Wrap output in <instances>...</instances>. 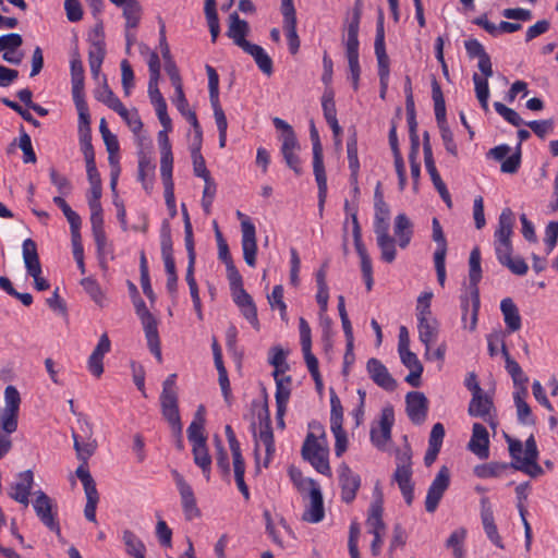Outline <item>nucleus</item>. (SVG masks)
<instances>
[{
  "label": "nucleus",
  "mask_w": 558,
  "mask_h": 558,
  "mask_svg": "<svg viewBox=\"0 0 558 558\" xmlns=\"http://www.w3.org/2000/svg\"><path fill=\"white\" fill-rule=\"evenodd\" d=\"M248 33V23L241 20L236 12L231 13L228 19V31L226 35L232 39L233 44L244 50L252 44L245 39Z\"/></svg>",
  "instance_id": "nucleus-18"
},
{
  "label": "nucleus",
  "mask_w": 558,
  "mask_h": 558,
  "mask_svg": "<svg viewBox=\"0 0 558 558\" xmlns=\"http://www.w3.org/2000/svg\"><path fill=\"white\" fill-rule=\"evenodd\" d=\"M508 468L507 463H498L493 462L489 464H484L475 468V474L478 477H493L498 476L502 471Z\"/></svg>",
  "instance_id": "nucleus-62"
},
{
  "label": "nucleus",
  "mask_w": 558,
  "mask_h": 558,
  "mask_svg": "<svg viewBox=\"0 0 558 558\" xmlns=\"http://www.w3.org/2000/svg\"><path fill=\"white\" fill-rule=\"evenodd\" d=\"M171 474L181 497V504L185 519L191 521L198 518L201 515V511L197 508L196 498L191 485L177 470H172Z\"/></svg>",
  "instance_id": "nucleus-12"
},
{
  "label": "nucleus",
  "mask_w": 558,
  "mask_h": 558,
  "mask_svg": "<svg viewBox=\"0 0 558 558\" xmlns=\"http://www.w3.org/2000/svg\"><path fill=\"white\" fill-rule=\"evenodd\" d=\"M450 485V470L442 465L434 481L428 487L426 499H425V509L427 512L433 513L436 511L445 492L448 489Z\"/></svg>",
  "instance_id": "nucleus-10"
},
{
  "label": "nucleus",
  "mask_w": 558,
  "mask_h": 558,
  "mask_svg": "<svg viewBox=\"0 0 558 558\" xmlns=\"http://www.w3.org/2000/svg\"><path fill=\"white\" fill-rule=\"evenodd\" d=\"M23 44V38L17 33H9L0 36V51H14Z\"/></svg>",
  "instance_id": "nucleus-64"
},
{
  "label": "nucleus",
  "mask_w": 558,
  "mask_h": 558,
  "mask_svg": "<svg viewBox=\"0 0 558 558\" xmlns=\"http://www.w3.org/2000/svg\"><path fill=\"white\" fill-rule=\"evenodd\" d=\"M111 342L107 336L104 333L100 336L99 341L88 357V369L89 372L96 376L100 377L104 373V356L106 353L110 351Z\"/></svg>",
  "instance_id": "nucleus-24"
},
{
  "label": "nucleus",
  "mask_w": 558,
  "mask_h": 558,
  "mask_svg": "<svg viewBox=\"0 0 558 558\" xmlns=\"http://www.w3.org/2000/svg\"><path fill=\"white\" fill-rule=\"evenodd\" d=\"M471 452L480 459H487L489 456V435L484 425L474 423L472 426V436L468 444Z\"/></svg>",
  "instance_id": "nucleus-20"
},
{
  "label": "nucleus",
  "mask_w": 558,
  "mask_h": 558,
  "mask_svg": "<svg viewBox=\"0 0 558 558\" xmlns=\"http://www.w3.org/2000/svg\"><path fill=\"white\" fill-rule=\"evenodd\" d=\"M375 54L377 58V64H378V76L379 77H389V57L386 52V45H385V29H384V14L381 11H379V16L377 20V26H376V37H375Z\"/></svg>",
  "instance_id": "nucleus-16"
},
{
  "label": "nucleus",
  "mask_w": 558,
  "mask_h": 558,
  "mask_svg": "<svg viewBox=\"0 0 558 558\" xmlns=\"http://www.w3.org/2000/svg\"><path fill=\"white\" fill-rule=\"evenodd\" d=\"M73 445L76 451L77 459L81 460L84 464H87V460L93 456L97 448V444L95 440L82 444L78 441V437L75 433L72 434Z\"/></svg>",
  "instance_id": "nucleus-47"
},
{
  "label": "nucleus",
  "mask_w": 558,
  "mask_h": 558,
  "mask_svg": "<svg viewBox=\"0 0 558 558\" xmlns=\"http://www.w3.org/2000/svg\"><path fill=\"white\" fill-rule=\"evenodd\" d=\"M122 539L128 555L133 558H145L146 547L132 531H124Z\"/></svg>",
  "instance_id": "nucleus-39"
},
{
  "label": "nucleus",
  "mask_w": 558,
  "mask_h": 558,
  "mask_svg": "<svg viewBox=\"0 0 558 558\" xmlns=\"http://www.w3.org/2000/svg\"><path fill=\"white\" fill-rule=\"evenodd\" d=\"M121 83L125 96H129L134 87V72L128 60L121 61Z\"/></svg>",
  "instance_id": "nucleus-58"
},
{
  "label": "nucleus",
  "mask_w": 558,
  "mask_h": 558,
  "mask_svg": "<svg viewBox=\"0 0 558 558\" xmlns=\"http://www.w3.org/2000/svg\"><path fill=\"white\" fill-rule=\"evenodd\" d=\"M155 169L156 165L153 157L148 153L141 150L138 153L137 180L147 193H151L154 189Z\"/></svg>",
  "instance_id": "nucleus-22"
},
{
  "label": "nucleus",
  "mask_w": 558,
  "mask_h": 558,
  "mask_svg": "<svg viewBox=\"0 0 558 558\" xmlns=\"http://www.w3.org/2000/svg\"><path fill=\"white\" fill-rule=\"evenodd\" d=\"M432 229H433V233H432L433 241L437 244V248L434 253V256H438V255L446 256L447 250H448V244H447V240H446L442 227L437 218H433Z\"/></svg>",
  "instance_id": "nucleus-43"
},
{
  "label": "nucleus",
  "mask_w": 558,
  "mask_h": 558,
  "mask_svg": "<svg viewBox=\"0 0 558 558\" xmlns=\"http://www.w3.org/2000/svg\"><path fill=\"white\" fill-rule=\"evenodd\" d=\"M194 463L202 469L203 475L209 480L211 471V457L206 444L195 445L192 448Z\"/></svg>",
  "instance_id": "nucleus-38"
},
{
  "label": "nucleus",
  "mask_w": 558,
  "mask_h": 558,
  "mask_svg": "<svg viewBox=\"0 0 558 558\" xmlns=\"http://www.w3.org/2000/svg\"><path fill=\"white\" fill-rule=\"evenodd\" d=\"M395 422L393 409L385 408L381 411L379 428H372L371 439L377 447H384L391 437V427Z\"/></svg>",
  "instance_id": "nucleus-21"
},
{
  "label": "nucleus",
  "mask_w": 558,
  "mask_h": 558,
  "mask_svg": "<svg viewBox=\"0 0 558 558\" xmlns=\"http://www.w3.org/2000/svg\"><path fill=\"white\" fill-rule=\"evenodd\" d=\"M418 320V338L422 343L425 345V355L429 356L430 345L436 341L438 336V323L436 318L429 317L424 318L421 317Z\"/></svg>",
  "instance_id": "nucleus-27"
},
{
  "label": "nucleus",
  "mask_w": 558,
  "mask_h": 558,
  "mask_svg": "<svg viewBox=\"0 0 558 558\" xmlns=\"http://www.w3.org/2000/svg\"><path fill=\"white\" fill-rule=\"evenodd\" d=\"M466 535L464 529L456 530L446 542L448 548L453 549L454 558H464L463 542Z\"/></svg>",
  "instance_id": "nucleus-46"
},
{
  "label": "nucleus",
  "mask_w": 558,
  "mask_h": 558,
  "mask_svg": "<svg viewBox=\"0 0 558 558\" xmlns=\"http://www.w3.org/2000/svg\"><path fill=\"white\" fill-rule=\"evenodd\" d=\"M377 245L381 253V259L386 263H392L396 259L397 251L395 245V239L388 236L385 239H377Z\"/></svg>",
  "instance_id": "nucleus-53"
},
{
  "label": "nucleus",
  "mask_w": 558,
  "mask_h": 558,
  "mask_svg": "<svg viewBox=\"0 0 558 558\" xmlns=\"http://www.w3.org/2000/svg\"><path fill=\"white\" fill-rule=\"evenodd\" d=\"M432 97L434 100L435 118L439 126L448 125L446 119V104L441 87L437 80H432Z\"/></svg>",
  "instance_id": "nucleus-35"
},
{
  "label": "nucleus",
  "mask_w": 558,
  "mask_h": 558,
  "mask_svg": "<svg viewBox=\"0 0 558 558\" xmlns=\"http://www.w3.org/2000/svg\"><path fill=\"white\" fill-rule=\"evenodd\" d=\"M395 235L398 238V244L401 248H405L412 238V223L405 214H399L395 218L393 227Z\"/></svg>",
  "instance_id": "nucleus-33"
},
{
  "label": "nucleus",
  "mask_w": 558,
  "mask_h": 558,
  "mask_svg": "<svg viewBox=\"0 0 558 558\" xmlns=\"http://www.w3.org/2000/svg\"><path fill=\"white\" fill-rule=\"evenodd\" d=\"M322 107L326 121L337 118L336 104L333 100V90L326 88L322 98Z\"/></svg>",
  "instance_id": "nucleus-60"
},
{
  "label": "nucleus",
  "mask_w": 558,
  "mask_h": 558,
  "mask_svg": "<svg viewBox=\"0 0 558 558\" xmlns=\"http://www.w3.org/2000/svg\"><path fill=\"white\" fill-rule=\"evenodd\" d=\"M4 400L5 407L0 411V459L12 448V441L8 435L17 429L21 397L14 386H7Z\"/></svg>",
  "instance_id": "nucleus-1"
},
{
  "label": "nucleus",
  "mask_w": 558,
  "mask_h": 558,
  "mask_svg": "<svg viewBox=\"0 0 558 558\" xmlns=\"http://www.w3.org/2000/svg\"><path fill=\"white\" fill-rule=\"evenodd\" d=\"M244 51L254 58L257 66L264 74L268 76L272 74V60L265 52L263 47L256 44H251L248 47L244 49Z\"/></svg>",
  "instance_id": "nucleus-37"
},
{
  "label": "nucleus",
  "mask_w": 558,
  "mask_h": 558,
  "mask_svg": "<svg viewBox=\"0 0 558 558\" xmlns=\"http://www.w3.org/2000/svg\"><path fill=\"white\" fill-rule=\"evenodd\" d=\"M352 219V235L354 241V246L356 250V253L359 254L360 258L364 256H368L367 250L362 241V230L361 226L357 220V213L352 211L351 215Z\"/></svg>",
  "instance_id": "nucleus-51"
},
{
  "label": "nucleus",
  "mask_w": 558,
  "mask_h": 558,
  "mask_svg": "<svg viewBox=\"0 0 558 558\" xmlns=\"http://www.w3.org/2000/svg\"><path fill=\"white\" fill-rule=\"evenodd\" d=\"M22 257L27 274L41 271V264L37 251V244L32 239H26L22 244Z\"/></svg>",
  "instance_id": "nucleus-30"
},
{
  "label": "nucleus",
  "mask_w": 558,
  "mask_h": 558,
  "mask_svg": "<svg viewBox=\"0 0 558 558\" xmlns=\"http://www.w3.org/2000/svg\"><path fill=\"white\" fill-rule=\"evenodd\" d=\"M481 505V519L484 531L487 537L499 548H504L501 537L498 533L497 526L494 520V512L490 500L488 497L483 496L480 500Z\"/></svg>",
  "instance_id": "nucleus-19"
},
{
  "label": "nucleus",
  "mask_w": 558,
  "mask_h": 558,
  "mask_svg": "<svg viewBox=\"0 0 558 558\" xmlns=\"http://www.w3.org/2000/svg\"><path fill=\"white\" fill-rule=\"evenodd\" d=\"M268 302L272 310L279 308L280 316L282 319H284L287 305L283 302V287L281 284H277L274 287L271 293L268 295Z\"/></svg>",
  "instance_id": "nucleus-55"
},
{
  "label": "nucleus",
  "mask_w": 558,
  "mask_h": 558,
  "mask_svg": "<svg viewBox=\"0 0 558 558\" xmlns=\"http://www.w3.org/2000/svg\"><path fill=\"white\" fill-rule=\"evenodd\" d=\"M366 371L371 379L386 391L397 389V380L391 376L388 368L376 357H371L366 363Z\"/></svg>",
  "instance_id": "nucleus-17"
},
{
  "label": "nucleus",
  "mask_w": 558,
  "mask_h": 558,
  "mask_svg": "<svg viewBox=\"0 0 558 558\" xmlns=\"http://www.w3.org/2000/svg\"><path fill=\"white\" fill-rule=\"evenodd\" d=\"M300 150V144L298 138L283 141L281 145V154L287 166L296 174H302L301 161L298 155Z\"/></svg>",
  "instance_id": "nucleus-29"
},
{
  "label": "nucleus",
  "mask_w": 558,
  "mask_h": 558,
  "mask_svg": "<svg viewBox=\"0 0 558 558\" xmlns=\"http://www.w3.org/2000/svg\"><path fill=\"white\" fill-rule=\"evenodd\" d=\"M51 183L57 187L61 195L70 194L72 184L68 178L60 174L54 168L49 169Z\"/></svg>",
  "instance_id": "nucleus-61"
},
{
  "label": "nucleus",
  "mask_w": 558,
  "mask_h": 558,
  "mask_svg": "<svg viewBox=\"0 0 558 558\" xmlns=\"http://www.w3.org/2000/svg\"><path fill=\"white\" fill-rule=\"evenodd\" d=\"M396 464L393 480L397 482L407 505L411 506L414 499V484L412 482V450L409 445L397 450Z\"/></svg>",
  "instance_id": "nucleus-2"
},
{
  "label": "nucleus",
  "mask_w": 558,
  "mask_h": 558,
  "mask_svg": "<svg viewBox=\"0 0 558 558\" xmlns=\"http://www.w3.org/2000/svg\"><path fill=\"white\" fill-rule=\"evenodd\" d=\"M383 498L381 495L371 505L368 518L366 524L368 532L372 534L381 533L386 529V524L383 521Z\"/></svg>",
  "instance_id": "nucleus-34"
},
{
  "label": "nucleus",
  "mask_w": 558,
  "mask_h": 558,
  "mask_svg": "<svg viewBox=\"0 0 558 558\" xmlns=\"http://www.w3.org/2000/svg\"><path fill=\"white\" fill-rule=\"evenodd\" d=\"M102 78V85L95 90L96 99L104 102L110 109L116 111L119 116H125L126 108L108 86L106 76H104Z\"/></svg>",
  "instance_id": "nucleus-28"
},
{
  "label": "nucleus",
  "mask_w": 558,
  "mask_h": 558,
  "mask_svg": "<svg viewBox=\"0 0 558 558\" xmlns=\"http://www.w3.org/2000/svg\"><path fill=\"white\" fill-rule=\"evenodd\" d=\"M469 277H470V293L472 301V316H471V330L476 329L477 317L480 311V291L477 288L478 282L482 278V268H481V252L478 247H474L470 253L469 258Z\"/></svg>",
  "instance_id": "nucleus-7"
},
{
  "label": "nucleus",
  "mask_w": 558,
  "mask_h": 558,
  "mask_svg": "<svg viewBox=\"0 0 558 558\" xmlns=\"http://www.w3.org/2000/svg\"><path fill=\"white\" fill-rule=\"evenodd\" d=\"M500 310L509 331L514 332L521 328V317L519 310L510 298H506L500 303Z\"/></svg>",
  "instance_id": "nucleus-32"
},
{
  "label": "nucleus",
  "mask_w": 558,
  "mask_h": 558,
  "mask_svg": "<svg viewBox=\"0 0 558 558\" xmlns=\"http://www.w3.org/2000/svg\"><path fill=\"white\" fill-rule=\"evenodd\" d=\"M475 94L484 111H488L489 87L486 78L481 77L477 73L473 74Z\"/></svg>",
  "instance_id": "nucleus-45"
},
{
  "label": "nucleus",
  "mask_w": 558,
  "mask_h": 558,
  "mask_svg": "<svg viewBox=\"0 0 558 558\" xmlns=\"http://www.w3.org/2000/svg\"><path fill=\"white\" fill-rule=\"evenodd\" d=\"M214 442L216 447V461L218 468L225 473H230V464H229V457L227 453V450L225 449L222 441L218 435H215Z\"/></svg>",
  "instance_id": "nucleus-57"
},
{
  "label": "nucleus",
  "mask_w": 558,
  "mask_h": 558,
  "mask_svg": "<svg viewBox=\"0 0 558 558\" xmlns=\"http://www.w3.org/2000/svg\"><path fill=\"white\" fill-rule=\"evenodd\" d=\"M514 402L517 407L519 422L524 425H534L535 420L532 415L531 408L525 402V400H523V398H520V395H514Z\"/></svg>",
  "instance_id": "nucleus-49"
},
{
  "label": "nucleus",
  "mask_w": 558,
  "mask_h": 558,
  "mask_svg": "<svg viewBox=\"0 0 558 558\" xmlns=\"http://www.w3.org/2000/svg\"><path fill=\"white\" fill-rule=\"evenodd\" d=\"M73 101L78 112V129L90 128V116L85 95L73 98Z\"/></svg>",
  "instance_id": "nucleus-59"
},
{
  "label": "nucleus",
  "mask_w": 558,
  "mask_h": 558,
  "mask_svg": "<svg viewBox=\"0 0 558 558\" xmlns=\"http://www.w3.org/2000/svg\"><path fill=\"white\" fill-rule=\"evenodd\" d=\"M34 496L33 508L37 518L49 531L60 537L61 527L58 520L57 502L43 490L35 492Z\"/></svg>",
  "instance_id": "nucleus-5"
},
{
  "label": "nucleus",
  "mask_w": 558,
  "mask_h": 558,
  "mask_svg": "<svg viewBox=\"0 0 558 558\" xmlns=\"http://www.w3.org/2000/svg\"><path fill=\"white\" fill-rule=\"evenodd\" d=\"M71 83H72V96L73 98H78V96H84V68L80 57V53L76 51L72 56L71 60Z\"/></svg>",
  "instance_id": "nucleus-31"
},
{
  "label": "nucleus",
  "mask_w": 558,
  "mask_h": 558,
  "mask_svg": "<svg viewBox=\"0 0 558 558\" xmlns=\"http://www.w3.org/2000/svg\"><path fill=\"white\" fill-rule=\"evenodd\" d=\"M302 457L307 460L317 472L330 475L328 451L318 442L313 433H308L302 446Z\"/></svg>",
  "instance_id": "nucleus-8"
},
{
  "label": "nucleus",
  "mask_w": 558,
  "mask_h": 558,
  "mask_svg": "<svg viewBox=\"0 0 558 558\" xmlns=\"http://www.w3.org/2000/svg\"><path fill=\"white\" fill-rule=\"evenodd\" d=\"M330 428L331 429H340L342 428L343 422V408L340 399L336 395L333 390L330 392Z\"/></svg>",
  "instance_id": "nucleus-44"
},
{
  "label": "nucleus",
  "mask_w": 558,
  "mask_h": 558,
  "mask_svg": "<svg viewBox=\"0 0 558 558\" xmlns=\"http://www.w3.org/2000/svg\"><path fill=\"white\" fill-rule=\"evenodd\" d=\"M501 353L505 357L506 369L511 375L515 385H525L529 378L523 373L521 366L510 356L506 344H501Z\"/></svg>",
  "instance_id": "nucleus-40"
},
{
  "label": "nucleus",
  "mask_w": 558,
  "mask_h": 558,
  "mask_svg": "<svg viewBox=\"0 0 558 558\" xmlns=\"http://www.w3.org/2000/svg\"><path fill=\"white\" fill-rule=\"evenodd\" d=\"M208 75L209 100L214 111L222 110L219 102V76L211 65H206Z\"/></svg>",
  "instance_id": "nucleus-42"
},
{
  "label": "nucleus",
  "mask_w": 558,
  "mask_h": 558,
  "mask_svg": "<svg viewBox=\"0 0 558 558\" xmlns=\"http://www.w3.org/2000/svg\"><path fill=\"white\" fill-rule=\"evenodd\" d=\"M236 216L240 219H242V221H241V229H242L243 258H244L245 263L250 267H255V265H256V254H257V243H256L255 226L240 210L236 211Z\"/></svg>",
  "instance_id": "nucleus-11"
},
{
  "label": "nucleus",
  "mask_w": 558,
  "mask_h": 558,
  "mask_svg": "<svg viewBox=\"0 0 558 558\" xmlns=\"http://www.w3.org/2000/svg\"><path fill=\"white\" fill-rule=\"evenodd\" d=\"M352 219V235L354 241V246L356 250V253L359 254L360 258L364 256H368L367 250L362 241V230L361 226L357 220V213L352 211L351 215Z\"/></svg>",
  "instance_id": "nucleus-50"
},
{
  "label": "nucleus",
  "mask_w": 558,
  "mask_h": 558,
  "mask_svg": "<svg viewBox=\"0 0 558 558\" xmlns=\"http://www.w3.org/2000/svg\"><path fill=\"white\" fill-rule=\"evenodd\" d=\"M310 137L313 145V170L318 186V207L322 211L327 196V177L324 166L323 146L313 121L311 122Z\"/></svg>",
  "instance_id": "nucleus-4"
},
{
  "label": "nucleus",
  "mask_w": 558,
  "mask_h": 558,
  "mask_svg": "<svg viewBox=\"0 0 558 558\" xmlns=\"http://www.w3.org/2000/svg\"><path fill=\"white\" fill-rule=\"evenodd\" d=\"M405 410L413 424H422L427 416L428 400L421 391H410L405 396Z\"/></svg>",
  "instance_id": "nucleus-14"
},
{
  "label": "nucleus",
  "mask_w": 558,
  "mask_h": 558,
  "mask_svg": "<svg viewBox=\"0 0 558 558\" xmlns=\"http://www.w3.org/2000/svg\"><path fill=\"white\" fill-rule=\"evenodd\" d=\"M339 484L341 487V499L345 504H351L361 486V477L353 472L349 465L342 463L339 466Z\"/></svg>",
  "instance_id": "nucleus-15"
},
{
  "label": "nucleus",
  "mask_w": 558,
  "mask_h": 558,
  "mask_svg": "<svg viewBox=\"0 0 558 558\" xmlns=\"http://www.w3.org/2000/svg\"><path fill=\"white\" fill-rule=\"evenodd\" d=\"M468 413L472 417L482 418L493 430H496L498 426L496 408L493 398L487 393L482 392L473 396L469 403Z\"/></svg>",
  "instance_id": "nucleus-9"
},
{
  "label": "nucleus",
  "mask_w": 558,
  "mask_h": 558,
  "mask_svg": "<svg viewBox=\"0 0 558 558\" xmlns=\"http://www.w3.org/2000/svg\"><path fill=\"white\" fill-rule=\"evenodd\" d=\"M538 449L533 435L525 441L524 458L520 463H511L510 465L531 477H537L544 473L542 466L537 463Z\"/></svg>",
  "instance_id": "nucleus-13"
},
{
  "label": "nucleus",
  "mask_w": 558,
  "mask_h": 558,
  "mask_svg": "<svg viewBox=\"0 0 558 558\" xmlns=\"http://www.w3.org/2000/svg\"><path fill=\"white\" fill-rule=\"evenodd\" d=\"M259 418L264 421L260 422L259 439L266 447L267 457H270L275 452V441L267 404L264 407L263 416L259 414Z\"/></svg>",
  "instance_id": "nucleus-36"
},
{
  "label": "nucleus",
  "mask_w": 558,
  "mask_h": 558,
  "mask_svg": "<svg viewBox=\"0 0 558 558\" xmlns=\"http://www.w3.org/2000/svg\"><path fill=\"white\" fill-rule=\"evenodd\" d=\"M347 154H348V161H349V168L351 171V179H354L359 177V170H360V161L357 157V135L355 130L352 131L350 134L348 142H347Z\"/></svg>",
  "instance_id": "nucleus-41"
},
{
  "label": "nucleus",
  "mask_w": 558,
  "mask_h": 558,
  "mask_svg": "<svg viewBox=\"0 0 558 558\" xmlns=\"http://www.w3.org/2000/svg\"><path fill=\"white\" fill-rule=\"evenodd\" d=\"M525 125H527L539 138H545V136L554 130V120H534L525 122Z\"/></svg>",
  "instance_id": "nucleus-63"
},
{
  "label": "nucleus",
  "mask_w": 558,
  "mask_h": 558,
  "mask_svg": "<svg viewBox=\"0 0 558 558\" xmlns=\"http://www.w3.org/2000/svg\"><path fill=\"white\" fill-rule=\"evenodd\" d=\"M514 215L510 208H504L498 220V228L495 231V252L498 262H504L512 257L511 235L513 233Z\"/></svg>",
  "instance_id": "nucleus-3"
},
{
  "label": "nucleus",
  "mask_w": 558,
  "mask_h": 558,
  "mask_svg": "<svg viewBox=\"0 0 558 558\" xmlns=\"http://www.w3.org/2000/svg\"><path fill=\"white\" fill-rule=\"evenodd\" d=\"M325 517L324 499L320 487L310 493V506L305 509L302 519L310 523H318Z\"/></svg>",
  "instance_id": "nucleus-26"
},
{
  "label": "nucleus",
  "mask_w": 558,
  "mask_h": 558,
  "mask_svg": "<svg viewBox=\"0 0 558 558\" xmlns=\"http://www.w3.org/2000/svg\"><path fill=\"white\" fill-rule=\"evenodd\" d=\"M352 219V235L354 241V246L356 250V253L359 254L360 258L364 256H368L367 250L362 241V230L361 226L357 220V213L352 211L351 215Z\"/></svg>",
  "instance_id": "nucleus-52"
},
{
  "label": "nucleus",
  "mask_w": 558,
  "mask_h": 558,
  "mask_svg": "<svg viewBox=\"0 0 558 558\" xmlns=\"http://www.w3.org/2000/svg\"><path fill=\"white\" fill-rule=\"evenodd\" d=\"M19 480L17 483L11 485L9 496L26 507L29 504L28 497L34 484V474L31 470H26L19 473Z\"/></svg>",
  "instance_id": "nucleus-23"
},
{
  "label": "nucleus",
  "mask_w": 558,
  "mask_h": 558,
  "mask_svg": "<svg viewBox=\"0 0 558 558\" xmlns=\"http://www.w3.org/2000/svg\"><path fill=\"white\" fill-rule=\"evenodd\" d=\"M290 476L293 482V484L296 486V488L300 492H312L313 488L319 487L318 483L310 477H304L302 472L299 470L291 469L290 470Z\"/></svg>",
  "instance_id": "nucleus-54"
},
{
  "label": "nucleus",
  "mask_w": 558,
  "mask_h": 558,
  "mask_svg": "<svg viewBox=\"0 0 558 558\" xmlns=\"http://www.w3.org/2000/svg\"><path fill=\"white\" fill-rule=\"evenodd\" d=\"M494 108L497 113L500 114L511 125L521 126L522 124H525V122L514 109L507 107L502 102H494Z\"/></svg>",
  "instance_id": "nucleus-48"
},
{
  "label": "nucleus",
  "mask_w": 558,
  "mask_h": 558,
  "mask_svg": "<svg viewBox=\"0 0 558 558\" xmlns=\"http://www.w3.org/2000/svg\"><path fill=\"white\" fill-rule=\"evenodd\" d=\"M143 325V329L145 332V337L147 340V345L150 352L156 356L159 363L162 362L161 348H160V339L158 333V322L154 315L143 318L141 320Z\"/></svg>",
  "instance_id": "nucleus-25"
},
{
  "label": "nucleus",
  "mask_w": 558,
  "mask_h": 558,
  "mask_svg": "<svg viewBox=\"0 0 558 558\" xmlns=\"http://www.w3.org/2000/svg\"><path fill=\"white\" fill-rule=\"evenodd\" d=\"M81 284L97 304H99L100 306L104 305V294L101 292L99 284L94 278H83L81 280Z\"/></svg>",
  "instance_id": "nucleus-56"
},
{
  "label": "nucleus",
  "mask_w": 558,
  "mask_h": 558,
  "mask_svg": "<svg viewBox=\"0 0 558 558\" xmlns=\"http://www.w3.org/2000/svg\"><path fill=\"white\" fill-rule=\"evenodd\" d=\"M359 29L360 24L356 23V20L350 21L347 26V38L344 40L345 56L350 70V78L352 81L354 90H357L359 88V81L361 75V66L359 62Z\"/></svg>",
  "instance_id": "nucleus-6"
}]
</instances>
